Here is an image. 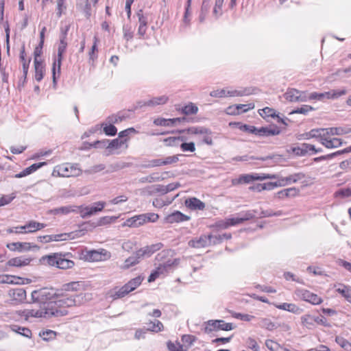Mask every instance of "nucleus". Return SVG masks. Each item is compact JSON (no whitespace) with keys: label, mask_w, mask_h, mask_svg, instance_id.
Segmentation results:
<instances>
[{"label":"nucleus","mask_w":351,"mask_h":351,"mask_svg":"<svg viewBox=\"0 0 351 351\" xmlns=\"http://www.w3.org/2000/svg\"><path fill=\"white\" fill-rule=\"evenodd\" d=\"M294 294L298 298L314 305L319 304L322 302V299L317 294L304 289H295Z\"/></svg>","instance_id":"423d86ee"},{"label":"nucleus","mask_w":351,"mask_h":351,"mask_svg":"<svg viewBox=\"0 0 351 351\" xmlns=\"http://www.w3.org/2000/svg\"><path fill=\"white\" fill-rule=\"evenodd\" d=\"M84 289V284L82 282H71L63 285V290L66 291H79Z\"/></svg>","instance_id":"a19ab883"},{"label":"nucleus","mask_w":351,"mask_h":351,"mask_svg":"<svg viewBox=\"0 0 351 351\" xmlns=\"http://www.w3.org/2000/svg\"><path fill=\"white\" fill-rule=\"evenodd\" d=\"M255 180H260L259 173H250V174L241 175L239 178V179L237 180V183L247 184V183H250V182L255 181Z\"/></svg>","instance_id":"e433bc0d"},{"label":"nucleus","mask_w":351,"mask_h":351,"mask_svg":"<svg viewBox=\"0 0 351 351\" xmlns=\"http://www.w3.org/2000/svg\"><path fill=\"white\" fill-rule=\"evenodd\" d=\"M31 296L35 306L23 310L21 313L26 320L64 316L68 313L66 308L80 306L91 298L89 293L81 292L79 294L62 295L53 300L58 296L56 291L47 287L33 291Z\"/></svg>","instance_id":"f257e3e1"},{"label":"nucleus","mask_w":351,"mask_h":351,"mask_svg":"<svg viewBox=\"0 0 351 351\" xmlns=\"http://www.w3.org/2000/svg\"><path fill=\"white\" fill-rule=\"evenodd\" d=\"M169 100V97L166 95L153 97L146 101L144 105L147 106H155L158 105H163Z\"/></svg>","instance_id":"2f4dec72"},{"label":"nucleus","mask_w":351,"mask_h":351,"mask_svg":"<svg viewBox=\"0 0 351 351\" xmlns=\"http://www.w3.org/2000/svg\"><path fill=\"white\" fill-rule=\"evenodd\" d=\"M259 326L261 328H265L268 330H273L274 328H276L275 324L272 322L271 319L267 318H262L260 320Z\"/></svg>","instance_id":"3c124183"},{"label":"nucleus","mask_w":351,"mask_h":351,"mask_svg":"<svg viewBox=\"0 0 351 351\" xmlns=\"http://www.w3.org/2000/svg\"><path fill=\"white\" fill-rule=\"evenodd\" d=\"M167 346L169 351H187L184 348V346L178 341H176L175 343L169 341L167 343Z\"/></svg>","instance_id":"8fccbe9b"},{"label":"nucleus","mask_w":351,"mask_h":351,"mask_svg":"<svg viewBox=\"0 0 351 351\" xmlns=\"http://www.w3.org/2000/svg\"><path fill=\"white\" fill-rule=\"evenodd\" d=\"M300 319L302 325L308 329H313L315 326L316 322H318V317L309 314L302 315Z\"/></svg>","instance_id":"cd10ccee"},{"label":"nucleus","mask_w":351,"mask_h":351,"mask_svg":"<svg viewBox=\"0 0 351 351\" xmlns=\"http://www.w3.org/2000/svg\"><path fill=\"white\" fill-rule=\"evenodd\" d=\"M265 346L271 351H279L281 347L277 342L271 339L266 340Z\"/></svg>","instance_id":"338daca9"},{"label":"nucleus","mask_w":351,"mask_h":351,"mask_svg":"<svg viewBox=\"0 0 351 351\" xmlns=\"http://www.w3.org/2000/svg\"><path fill=\"white\" fill-rule=\"evenodd\" d=\"M324 134L329 136H341L351 132V128L343 127H334L324 128Z\"/></svg>","instance_id":"5701e85b"},{"label":"nucleus","mask_w":351,"mask_h":351,"mask_svg":"<svg viewBox=\"0 0 351 351\" xmlns=\"http://www.w3.org/2000/svg\"><path fill=\"white\" fill-rule=\"evenodd\" d=\"M8 296L14 304L23 303L26 300V291L23 288H15L9 290Z\"/></svg>","instance_id":"6e6552de"},{"label":"nucleus","mask_w":351,"mask_h":351,"mask_svg":"<svg viewBox=\"0 0 351 351\" xmlns=\"http://www.w3.org/2000/svg\"><path fill=\"white\" fill-rule=\"evenodd\" d=\"M299 190L295 187H291L281 190L276 193V197L278 199H284L285 197H293L298 195Z\"/></svg>","instance_id":"c85d7f7f"},{"label":"nucleus","mask_w":351,"mask_h":351,"mask_svg":"<svg viewBox=\"0 0 351 351\" xmlns=\"http://www.w3.org/2000/svg\"><path fill=\"white\" fill-rule=\"evenodd\" d=\"M252 94V90L250 88H233L232 87L226 88L227 97H235L250 95Z\"/></svg>","instance_id":"dca6fc26"},{"label":"nucleus","mask_w":351,"mask_h":351,"mask_svg":"<svg viewBox=\"0 0 351 351\" xmlns=\"http://www.w3.org/2000/svg\"><path fill=\"white\" fill-rule=\"evenodd\" d=\"M186 119L184 117H178L173 119L157 118L154 120V124L159 126L172 127L178 123H181Z\"/></svg>","instance_id":"4468645a"},{"label":"nucleus","mask_w":351,"mask_h":351,"mask_svg":"<svg viewBox=\"0 0 351 351\" xmlns=\"http://www.w3.org/2000/svg\"><path fill=\"white\" fill-rule=\"evenodd\" d=\"M110 252L105 249H100L99 250H90L87 252L84 255V258L86 261L90 262L105 261L110 259Z\"/></svg>","instance_id":"39448f33"},{"label":"nucleus","mask_w":351,"mask_h":351,"mask_svg":"<svg viewBox=\"0 0 351 351\" xmlns=\"http://www.w3.org/2000/svg\"><path fill=\"white\" fill-rule=\"evenodd\" d=\"M245 346L249 349H251L252 351H259L260 347L258 345L256 341L252 337H248L245 340Z\"/></svg>","instance_id":"13d9d810"},{"label":"nucleus","mask_w":351,"mask_h":351,"mask_svg":"<svg viewBox=\"0 0 351 351\" xmlns=\"http://www.w3.org/2000/svg\"><path fill=\"white\" fill-rule=\"evenodd\" d=\"M127 142L128 138L121 139L118 137L109 143L106 141H97L95 146L99 147V145L102 144L104 146H106L107 149H108L111 154H119L121 153V152L119 151V149H122L125 150L128 149V145Z\"/></svg>","instance_id":"20e7f679"},{"label":"nucleus","mask_w":351,"mask_h":351,"mask_svg":"<svg viewBox=\"0 0 351 351\" xmlns=\"http://www.w3.org/2000/svg\"><path fill=\"white\" fill-rule=\"evenodd\" d=\"M189 245L195 248L206 247L210 246L209 238H208V235L204 234L198 238L191 240L189 242Z\"/></svg>","instance_id":"412c9836"},{"label":"nucleus","mask_w":351,"mask_h":351,"mask_svg":"<svg viewBox=\"0 0 351 351\" xmlns=\"http://www.w3.org/2000/svg\"><path fill=\"white\" fill-rule=\"evenodd\" d=\"M280 133V130L277 128H269L262 127L258 128L257 136H270L277 135Z\"/></svg>","instance_id":"ea45409f"},{"label":"nucleus","mask_w":351,"mask_h":351,"mask_svg":"<svg viewBox=\"0 0 351 351\" xmlns=\"http://www.w3.org/2000/svg\"><path fill=\"white\" fill-rule=\"evenodd\" d=\"M190 6H191V4H189V3L187 1L186 6L185 8V12H184V18H183L184 25H182V28L189 26L190 24V21H191V19H190L191 12L189 11Z\"/></svg>","instance_id":"680f3d73"},{"label":"nucleus","mask_w":351,"mask_h":351,"mask_svg":"<svg viewBox=\"0 0 351 351\" xmlns=\"http://www.w3.org/2000/svg\"><path fill=\"white\" fill-rule=\"evenodd\" d=\"M239 218L240 219L241 223H243L245 221H248L255 217L256 212L254 210H247L245 212H241L238 214Z\"/></svg>","instance_id":"de8ad7c7"},{"label":"nucleus","mask_w":351,"mask_h":351,"mask_svg":"<svg viewBox=\"0 0 351 351\" xmlns=\"http://www.w3.org/2000/svg\"><path fill=\"white\" fill-rule=\"evenodd\" d=\"M125 118L123 116L118 114H112L111 116H109L107 119L106 122L107 123H118L121 122L123 120H124Z\"/></svg>","instance_id":"69168bd1"},{"label":"nucleus","mask_w":351,"mask_h":351,"mask_svg":"<svg viewBox=\"0 0 351 351\" xmlns=\"http://www.w3.org/2000/svg\"><path fill=\"white\" fill-rule=\"evenodd\" d=\"M179 263V260L177 258L170 259L165 261L164 263L160 264L156 268V271L160 276H165L169 272L173 270Z\"/></svg>","instance_id":"1a4fd4ad"},{"label":"nucleus","mask_w":351,"mask_h":351,"mask_svg":"<svg viewBox=\"0 0 351 351\" xmlns=\"http://www.w3.org/2000/svg\"><path fill=\"white\" fill-rule=\"evenodd\" d=\"M224 0H216L215 4L213 10V14L216 19H218L220 16L222 15V6L223 4Z\"/></svg>","instance_id":"09e8293b"},{"label":"nucleus","mask_w":351,"mask_h":351,"mask_svg":"<svg viewBox=\"0 0 351 351\" xmlns=\"http://www.w3.org/2000/svg\"><path fill=\"white\" fill-rule=\"evenodd\" d=\"M32 261V258L22 256L10 259L7 263V265L10 267H21L29 265Z\"/></svg>","instance_id":"a211bd4d"},{"label":"nucleus","mask_w":351,"mask_h":351,"mask_svg":"<svg viewBox=\"0 0 351 351\" xmlns=\"http://www.w3.org/2000/svg\"><path fill=\"white\" fill-rule=\"evenodd\" d=\"M299 90L295 88H289L284 94L286 100L291 102H298Z\"/></svg>","instance_id":"37998d69"},{"label":"nucleus","mask_w":351,"mask_h":351,"mask_svg":"<svg viewBox=\"0 0 351 351\" xmlns=\"http://www.w3.org/2000/svg\"><path fill=\"white\" fill-rule=\"evenodd\" d=\"M335 341L346 351H351V343L347 339H344L343 337H337Z\"/></svg>","instance_id":"603ef678"},{"label":"nucleus","mask_w":351,"mask_h":351,"mask_svg":"<svg viewBox=\"0 0 351 351\" xmlns=\"http://www.w3.org/2000/svg\"><path fill=\"white\" fill-rule=\"evenodd\" d=\"M178 197V195L172 198L169 197H157L155 198L152 202V205L157 208H161L163 206H168L172 203V202Z\"/></svg>","instance_id":"473e14b6"},{"label":"nucleus","mask_w":351,"mask_h":351,"mask_svg":"<svg viewBox=\"0 0 351 351\" xmlns=\"http://www.w3.org/2000/svg\"><path fill=\"white\" fill-rule=\"evenodd\" d=\"M34 79L37 82H40L45 73V66L43 61H34Z\"/></svg>","instance_id":"b1692460"},{"label":"nucleus","mask_w":351,"mask_h":351,"mask_svg":"<svg viewBox=\"0 0 351 351\" xmlns=\"http://www.w3.org/2000/svg\"><path fill=\"white\" fill-rule=\"evenodd\" d=\"M40 261L43 264L61 269L72 268L74 266V262L69 258V254L53 253L43 256Z\"/></svg>","instance_id":"f03ea898"},{"label":"nucleus","mask_w":351,"mask_h":351,"mask_svg":"<svg viewBox=\"0 0 351 351\" xmlns=\"http://www.w3.org/2000/svg\"><path fill=\"white\" fill-rule=\"evenodd\" d=\"M324 135V128L313 129V130H310L308 132H306V133L301 134L300 138L310 139V138H315L321 143V139L323 138Z\"/></svg>","instance_id":"393cba45"},{"label":"nucleus","mask_w":351,"mask_h":351,"mask_svg":"<svg viewBox=\"0 0 351 351\" xmlns=\"http://www.w3.org/2000/svg\"><path fill=\"white\" fill-rule=\"evenodd\" d=\"M335 196L336 197H340L342 198L350 197L351 196V188L341 189L335 193Z\"/></svg>","instance_id":"052dcab7"},{"label":"nucleus","mask_w":351,"mask_h":351,"mask_svg":"<svg viewBox=\"0 0 351 351\" xmlns=\"http://www.w3.org/2000/svg\"><path fill=\"white\" fill-rule=\"evenodd\" d=\"M82 172L78 164L66 162L56 166L52 176L66 178L77 177L80 176Z\"/></svg>","instance_id":"7ed1b4c3"},{"label":"nucleus","mask_w":351,"mask_h":351,"mask_svg":"<svg viewBox=\"0 0 351 351\" xmlns=\"http://www.w3.org/2000/svg\"><path fill=\"white\" fill-rule=\"evenodd\" d=\"M163 247L160 242L147 245L137 250V255L142 258L150 257L153 254L160 250Z\"/></svg>","instance_id":"9d476101"},{"label":"nucleus","mask_w":351,"mask_h":351,"mask_svg":"<svg viewBox=\"0 0 351 351\" xmlns=\"http://www.w3.org/2000/svg\"><path fill=\"white\" fill-rule=\"evenodd\" d=\"M62 60V59L55 58L53 63V66H52L53 85L55 88L57 85V79L60 75Z\"/></svg>","instance_id":"bb28decb"},{"label":"nucleus","mask_w":351,"mask_h":351,"mask_svg":"<svg viewBox=\"0 0 351 351\" xmlns=\"http://www.w3.org/2000/svg\"><path fill=\"white\" fill-rule=\"evenodd\" d=\"M130 291H129V288L128 287L127 285L125 284L121 288L117 289H115L113 292L112 297L114 299L117 298H121L125 297L126 295H128Z\"/></svg>","instance_id":"49530a36"},{"label":"nucleus","mask_w":351,"mask_h":351,"mask_svg":"<svg viewBox=\"0 0 351 351\" xmlns=\"http://www.w3.org/2000/svg\"><path fill=\"white\" fill-rule=\"evenodd\" d=\"M313 108L308 105H303L300 108H297L296 109L292 110L289 114H307L310 111L313 110Z\"/></svg>","instance_id":"4d7b16f0"},{"label":"nucleus","mask_w":351,"mask_h":351,"mask_svg":"<svg viewBox=\"0 0 351 351\" xmlns=\"http://www.w3.org/2000/svg\"><path fill=\"white\" fill-rule=\"evenodd\" d=\"M304 173L299 172L290 175L287 177H281L279 179V180L280 183L283 184V186H285L292 183H296L297 182L304 179Z\"/></svg>","instance_id":"4be33fe9"},{"label":"nucleus","mask_w":351,"mask_h":351,"mask_svg":"<svg viewBox=\"0 0 351 351\" xmlns=\"http://www.w3.org/2000/svg\"><path fill=\"white\" fill-rule=\"evenodd\" d=\"M10 328L13 332L20 334L21 335H22L23 337H25L27 338H31V337H32V331H31V330H29L27 328L14 324V325H11Z\"/></svg>","instance_id":"79ce46f5"},{"label":"nucleus","mask_w":351,"mask_h":351,"mask_svg":"<svg viewBox=\"0 0 351 351\" xmlns=\"http://www.w3.org/2000/svg\"><path fill=\"white\" fill-rule=\"evenodd\" d=\"M263 190L271 191L274 189L276 187L283 186V184L280 182V180H277L276 182H269L267 183H263Z\"/></svg>","instance_id":"e2e57ef3"},{"label":"nucleus","mask_w":351,"mask_h":351,"mask_svg":"<svg viewBox=\"0 0 351 351\" xmlns=\"http://www.w3.org/2000/svg\"><path fill=\"white\" fill-rule=\"evenodd\" d=\"M337 287L336 291L345 298L350 303H351V288L343 284H339Z\"/></svg>","instance_id":"72a5a7b5"},{"label":"nucleus","mask_w":351,"mask_h":351,"mask_svg":"<svg viewBox=\"0 0 351 351\" xmlns=\"http://www.w3.org/2000/svg\"><path fill=\"white\" fill-rule=\"evenodd\" d=\"M164 180V177L160 176L158 173H153L147 176L142 177L138 180L139 183H152Z\"/></svg>","instance_id":"f704fd0d"},{"label":"nucleus","mask_w":351,"mask_h":351,"mask_svg":"<svg viewBox=\"0 0 351 351\" xmlns=\"http://www.w3.org/2000/svg\"><path fill=\"white\" fill-rule=\"evenodd\" d=\"M210 95L213 97L223 98L227 97L226 88L222 89H217L211 91Z\"/></svg>","instance_id":"774afa93"},{"label":"nucleus","mask_w":351,"mask_h":351,"mask_svg":"<svg viewBox=\"0 0 351 351\" xmlns=\"http://www.w3.org/2000/svg\"><path fill=\"white\" fill-rule=\"evenodd\" d=\"M198 108L193 104L191 103L182 108V112L186 115L195 114L197 112Z\"/></svg>","instance_id":"5fc2aeb1"},{"label":"nucleus","mask_w":351,"mask_h":351,"mask_svg":"<svg viewBox=\"0 0 351 351\" xmlns=\"http://www.w3.org/2000/svg\"><path fill=\"white\" fill-rule=\"evenodd\" d=\"M137 16L138 18V23L139 26L138 28V35H139L140 38H142L145 36L147 29V17L145 16L143 13V11L140 10L137 12Z\"/></svg>","instance_id":"6ab92c4d"},{"label":"nucleus","mask_w":351,"mask_h":351,"mask_svg":"<svg viewBox=\"0 0 351 351\" xmlns=\"http://www.w3.org/2000/svg\"><path fill=\"white\" fill-rule=\"evenodd\" d=\"M163 166L162 159H154L148 162L147 164L142 165L143 168H152Z\"/></svg>","instance_id":"0e129e2a"},{"label":"nucleus","mask_w":351,"mask_h":351,"mask_svg":"<svg viewBox=\"0 0 351 351\" xmlns=\"http://www.w3.org/2000/svg\"><path fill=\"white\" fill-rule=\"evenodd\" d=\"M259 114L263 118L272 117L275 118L277 116L276 112L274 109L269 107H265L261 110Z\"/></svg>","instance_id":"864d4df0"},{"label":"nucleus","mask_w":351,"mask_h":351,"mask_svg":"<svg viewBox=\"0 0 351 351\" xmlns=\"http://www.w3.org/2000/svg\"><path fill=\"white\" fill-rule=\"evenodd\" d=\"M23 226L25 234H29L36 232L38 230L45 228L47 224L31 220Z\"/></svg>","instance_id":"aec40b11"},{"label":"nucleus","mask_w":351,"mask_h":351,"mask_svg":"<svg viewBox=\"0 0 351 351\" xmlns=\"http://www.w3.org/2000/svg\"><path fill=\"white\" fill-rule=\"evenodd\" d=\"M185 205L191 210H203L205 204L196 197H191L185 200Z\"/></svg>","instance_id":"a878e982"},{"label":"nucleus","mask_w":351,"mask_h":351,"mask_svg":"<svg viewBox=\"0 0 351 351\" xmlns=\"http://www.w3.org/2000/svg\"><path fill=\"white\" fill-rule=\"evenodd\" d=\"M275 306L278 309L286 311L295 314H298L300 312V308L293 303L285 302L275 304Z\"/></svg>","instance_id":"7c9ffc66"},{"label":"nucleus","mask_w":351,"mask_h":351,"mask_svg":"<svg viewBox=\"0 0 351 351\" xmlns=\"http://www.w3.org/2000/svg\"><path fill=\"white\" fill-rule=\"evenodd\" d=\"M77 213H80V217L82 219H86L87 217H89L95 214H96L95 212L93 211V205L91 206H78L77 208Z\"/></svg>","instance_id":"58836bf2"},{"label":"nucleus","mask_w":351,"mask_h":351,"mask_svg":"<svg viewBox=\"0 0 351 351\" xmlns=\"http://www.w3.org/2000/svg\"><path fill=\"white\" fill-rule=\"evenodd\" d=\"M143 278L141 276L136 277L130 280L128 283H126L128 287L129 288V291H134L141 284Z\"/></svg>","instance_id":"6e6d98bb"},{"label":"nucleus","mask_w":351,"mask_h":351,"mask_svg":"<svg viewBox=\"0 0 351 351\" xmlns=\"http://www.w3.org/2000/svg\"><path fill=\"white\" fill-rule=\"evenodd\" d=\"M66 31L62 32L60 37V43L58 47V55L56 58L62 59L63 54L66 51L67 47V43L66 42Z\"/></svg>","instance_id":"c756f323"},{"label":"nucleus","mask_w":351,"mask_h":351,"mask_svg":"<svg viewBox=\"0 0 351 351\" xmlns=\"http://www.w3.org/2000/svg\"><path fill=\"white\" fill-rule=\"evenodd\" d=\"M21 278L15 276L3 274L0 275V283L2 284H21Z\"/></svg>","instance_id":"4c0bfd02"},{"label":"nucleus","mask_w":351,"mask_h":351,"mask_svg":"<svg viewBox=\"0 0 351 351\" xmlns=\"http://www.w3.org/2000/svg\"><path fill=\"white\" fill-rule=\"evenodd\" d=\"M206 326L205 327L206 332H210L213 330H225L229 331L232 330L234 327L232 323H227L221 319H216V320H208L206 323Z\"/></svg>","instance_id":"0eeeda50"},{"label":"nucleus","mask_w":351,"mask_h":351,"mask_svg":"<svg viewBox=\"0 0 351 351\" xmlns=\"http://www.w3.org/2000/svg\"><path fill=\"white\" fill-rule=\"evenodd\" d=\"M141 257L140 256L137 255V251L133 254L132 256L128 257L124 263V265L123 267L124 269H128L130 267H132L139 263L140 259Z\"/></svg>","instance_id":"c03bdc74"},{"label":"nucleus","mask_w":351,"mask_h":351,"mask_svg":"<svg viewBox=\"0 0 351 351\" xmlns=\"http://www.w3.org/2000/svg\"><path fill=\"white\" fill-rule=\"evenodd\" d=\"M104 132L108 136H114L117 132V129L112 123L104 124Z\"/></svg>","instance_id":"bf43d9fd"},{"label":"nucleus","mask_w":351,"mask_h":351,"mask_svg":"<svg viewBox=\"0 0 351 351\" xmlns=\"http://www.w3.org/2000/svg\"><path fill=\"white\" fill-rule=\"evenodd\" d=\"M321 144L328 149L337 148L343 144L341 138L332 137L324 134L323 138L321 139Z\"/></svg>","instance_id":"f8f14e48"},{"label":"nucleus","mask_w":351,"mask_h":351,"mask_svg":"<svg viewBox=\"0 0 351 351\" xmlns=\"http://www.w3.org/2000/svg\"><path fill=\"white\" fill-rule=\"evenodd\" d=\"M314 149V145L308 143H302L291 147V152L298 156H304L309 154L311 150Z\"/></svg>","instance_id":"9b49d317"},{"label":"nucleus","mask_w":351,"mask_h":351,"mask_svg":"<svg viewBox=\"0 0 351 351\" xmlns=\"http://www.w3.org/2000/svg\"><path fill=\"white\" fill-rule=\"evenodd\" d=\"M7 247L11 251L23 252L29 251L32 248L37 247L36 245H32L28 242H14L7 244Z\"/></svg>","instance_id":"ddd939ff"},{"label":"nucleus","mask_w":351,"mask_h":351,"mask_svg":"<svg viewBox=\"0 0 351 351\" xmlns=\"http://www.w3.org/2000/svg\"><path fill=\"white\" fill-rule=\"evenodd\" d=\"M77 208L78 206L75 205H69L65 206H61L59 208H56L53 209H51L49 211V213L51 215H69L71 213H77Z\"/></svg>","instance_id":"f3484780"},{"label":"nucleus","mask_w":351,"mask_h":351,"mask_svg":"<svg viewBox=\"0 0 351 351\" xmlns=\"http://www.w3.org/2000/svg\"><path fill=\"white\" fill-rule=\"evenodd\" d=\"M188 134H204L206 133L210 132V130L207 128L203 127V126H193L189 128L187 130H186Z\"/></svg>","instance_id":"a18cd8bd"},{"label":"nucleus","mask_w":351,"mask_h":351,"mask_svg":"<svg viewBox=\"0 0 351 351\" xmlns=\"http://www.w3.org/2000/svg\"><path fill=\"white\" fill-rule=\"evenodd\" d=\"M190 217L180 211H174L173 213L167 215L165 221L169 223H179L189 220Z\"/></svg>","instance_id":"2eb2a0df"},{"label":"nucleus","mask_w":351,"mask_h":351,"mask_svg":"<svg viewBox=\"0 0 351 351\" xmlns=\"http://www.w3.org/2000/svg\"><path fill=\"white\" fill-rule=\"evenodd\" d=\"M347 93L346 89L341 90H330L328 92L323 93L324 99H336L342 95H346Z\"/></svg>","instance_id":"c9c22d12"}]
</instances>
